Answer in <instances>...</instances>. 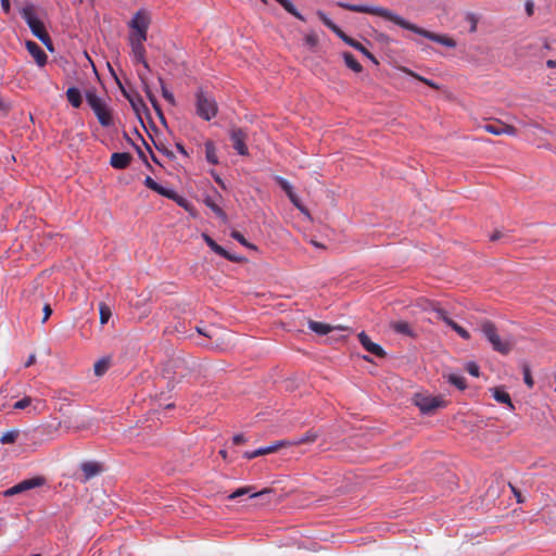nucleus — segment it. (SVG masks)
<instances>
[{
  "mask_svg": "<svg viewBox=\"0 0 556 556\" xmlns=\"http://www.w3.org/2000/svg\"><path fill=\"white\" fill-rule=\"evenodd\" d=\"M336 4L339 8H342V9L352 11V12L372 14V15L383 17L384 20L390 21L404 29L410 30L417 35H420V36L431 40V41L438 42L444 47L454 48L456 46L455 40H453L452 38L426 30V29L406 21L401 15L394 13L393 11H391L389 9H386L382 7H377V5L351 4V3H348L344 1H338Z\"/></svg>",
  "mask_w": 556,
  "mask_h": 556,
  "instance_id": "f257e3e1",
  "label": "nucleus"
},
{
  "mask_svg": "<svg viewBox=\"0 0 556 556\" xmlns=\"http://www.w3.org/2000/svg\"><path fill=\"white\" fill-rule=\"evenodd\" d=\"M479 329L485 340L491 344L493 351L502 355H507L511 352L515 345L514 340L509 336L501 337L493 321L489 319L481 320Z\"/></svg>",
  "mask_w": 556,
  "mask_h": 556,
  "instance_id": "f03ea898",
  "label": "nucleus"
},
{
  "mask_svg": "<svg viewBox=\"0 0 556 556\" xmlns=\"http://www.w3.org/2000/svg\"><path fill=\"white\" fill-rule=\"evenodd\" d=\"M21 16L29 27L31 34L39 39L50 51H53L52 40L46 29L45 24L38 18L31 4L25 5L21 10Z\"/></svg>",
  "mask_w": 556,
  "mask_h": 556,
  "instance_id": "7ed1b4c3",
  "label": "nucleus"
},
{
  "mask_svg": "<svg viewBox=\"0 0 556 556\" xmlns=\"http://www.w3.org/2000/svg\"><path fill=\"white\" fill-rule=\"evenodd\" d=\"M195 114L203 121L213 119L218 113L217 102L211 93L199 87L194 93Z\"/></svg>",
  "mask_w": 556,
  "mask_h": 556,
  "instance_id": "20e7f679",
  "label": "nucleus"
},
{
  "mask_svg": "<svg viewBox=\"0 0 556 556\" xmlns=\"http://www.w3.org/2000/svg\"><path fill=\"white\" fill-rule=\"evenodd\" d=\"M85 96L100 125L103 127L112 126L113 117L106 102L97 94L94 89L87 90Z\"/></svg>",
  "mask_w": 556,
  "mask_h": 556,
  "instance_id": "39448f33",
  "label": "nucleus"
},
{
  "mask_svg": "<svg viewBox=\"0 0 556 556\" xmlns=\"http://www.w3.org/2000/svg\"><path fill=\"white\" fill-rule=\"evenodd\" d=\"M47 483V479L43 476H35L29 479H25L12 488L2 491V496H13L16 494L24 493L26 491L33 490L35 488L43 486Z\"/></svg>",
  "mask_w": 556,
  "mask_h": 556,
  "instance_id": "423d86ee",
  "label": "nucleus"
},
{
  "mask_svg": "<svg viewBox=\"0 0 556 556\" xmlns=\"http://www.w3.org/2000/svg\"><path fill=\"white\" fill-rule=\"evenodd\" d=\"M416 405L422 414L430 415L437 408L444 407L445 401L440 396L419 395L416 397Z\"/></svg>",
  "mask_w": 556,
  "mask_h": 556,
  "instance_id": "0eeeda50",
  "label": "nucleus"
},
{
  "mask_svg": "<svg viewBox=\"0 0 556 556\" xmlns=\"http://www.w3.org/2000/svg\"><path fill=\"white\" fill-rule=\"evenodd\" d=\"M229 138L232 142V148L239 155H249V149L245 144L248 134L239 127H231L229 130Z\"/></svg>",
  "mask_w": 556,
  "mask_h": 556,
  "instance_id": "6e6552de",
  "label": "nucleus"
},
{
  "mask_svg": "<svg viewBox=\"0 0 556 556\" xmlns=\"http://www.w3.org/2000/svg\"><path fill=\"white\" fill-rule=\"evenodd\" d=\"M203 240L207 244V247L217 255L226 258L227 261L233 262V263H241L245 261L244 256L230 253L226 249H224L222 245H219L212 237H210L207 233L202 235Z\"/></svg>",
  "mask_w": 556,
  "mask_h": 556,
  "instance_id": "1a4fd4ad",
  "label": "nucleus"
},
{
  "mask_svg": "<svg viewBox=\"0 0 556 556\" xmlns=\"http://www.w3.org/2000/svg\"><path fill=\"white\" fill-rule=\"evenodd\" d=\"M357 337L359 343L367 352L377 357L386 356L387 353L383 348L380 344L372 342L365 331H361Z\"/></svg>",
  "mask_w": 556,
  "mask_h": 556,
  "instance_id": "9d476101",
  "label": "nucleus"
},
{
  "mask_svg": "<svg viewBox=\"0 0 556 556\" xmlns=\"http://www.w3.org/2000/svg\"><path fill=\"white\" fill-rule=\"evenodd\" d=\"M138 77L141 81V85H142V89L147 96V98L149 99V101L151 102L153 109L156 111L157 115L160 116L161 121L163 124L166 123L165 121V117L163 115V112H162V109H161V105L159 104L157 100H156V97L153 94L149 84H148V79L147 77L142 74V73H138Z\"/></svg>",
  "mask_w": 556,
  "mask_h": 556,
  "instance_id": "9b49d317",
  "label": "nucleus"
},
{
  "mask_svg": "<svg viewBox=\"0 0 556 556\" xmlns=\"http://www.w3.org/2000/svg\"><path fill=\"white\" fill-rule=\"evenodd\" d=\"M288 442H283V440H279L270 445L258 447L251 452H244L243 457L247 459H253L257 456H262L265 454L274 453L278 451L280 447H287Z\"/></svg>",
  "mask_w": 556,
  "mask_h": 556,
  "instance_id": "f8f14e48",
  "label": "nucleus"
},
{
  "mask_svg": "<svg viewBox=\"0 0 556 556\" xmlns=\"http://www.w3.org/2000/svg\"><path fill=\"white\" fill-rule=\"evenodd\" d=\"M222 199L220 193L213 189V194H206L203 199L204 204L210 207L218 217L226 219L227 215L223 208L218 205L217 201Z\"/></svg>",
  "mask_w": 556,
  "mask_h": 556,
  "instance_id": "ddd939ff",
  "label": "nucleus"
},
{
  "mask_svg": "<svg viewBox=\"0 0 556 556\" xmlns=\"http://www.w3.org/2000/svg\"><path fill=\"white\" fill-rule=\"evenodd\" d=\"M83 471L81 482H87L102 472V466L97 462H85L80 465Z\"/></svg>",
  "mask_w": 556,
  "mask_h": 556,
  "instance_id": "4468645a",
  "label": "nucleus"
},
{
  "mask_svg": "<svg viewBox=\"0 0 556 556\" xmlns=\"http://www.w3.org/2000/svg\"><path fill=\"white\" fill-rule=\"evenodd\" d=\"M131 160L132 156L128 152H115L111 155L110 165L115 169H125Z\"/></svg>",
  "mask_w": 556,
  "mask_h": 556,
  "instance_id": "2eb2a0df",
  "label": "nucleus"
},
{
  "mask_svg": "<svg viewBox=\"0 0 556 556\" xmlns=\"http://www.w3.org/2000/svg\"><path fill=\"white\" fill-rule=\"evenodd\" d=\"M26 48H27V51L29 52V54L34 56V59L36 60V63L39 66H45L47 64L48 55L40 48V46L38 43L29 40L26 42Z\"/></svg>",
  "mask_w": 556,
  "mask_h": 556,
  "instance_id": "dca6fc26",
  "label": "nucleus"
},
{
  "mask_svg": "<svg viewBox=\"0 0 556 556\" xmlns=\"http://www.w3.org/2000/svg\"><path fill=\"white\" fill-rule=\"evenodd\" d=\"M132 58L136 63H140L147 71H150V65L146 60V48L143 43L130 42Z\"/></svg>",
  "mask_w": 556,
  "mask_h": 556,
  "instance_id": "f3484780",
  "label": "nucleus"
},
{
  "mask_svg": "<svg viewBox=\"0 0 556 556\" xmlns=\"http://www.w3.org/2000/svg\"><path fill=\"white\" fill-rule=\"evenodd\" d=\"M337 36L340 39H342L350 47H353L354 49L358 50L364 55H366L368 59L375 61V58L372 56V54L361 42H358L357 40L348 36L342 29L340 30V33Z\"/></svg>",
  "mask_w": 556,
  "mask_h": 556,
  "instance_id": "a211bd4d",
  "label": "nucleus"
},
{
  "mask_svg": "<svg viewBox=\"0 0 556 556\" xmlns=\"http://www.w3.org/2000/svg\"><path fill=\"white\" fill-rule=\"evenodd\" d=\"M150 24V18L142 11H138L131 18L129 23V27L132 30L139 29H148Z\"/></svg>",
  "mask_w": 556,
  "mask_h": 556,
  "instance_id": "6ab92c4d",
  "label": "nucleus"
},
{
  "mask_svg": "<svg viewBox=\"0 0 556 556\" xmlns=\"http://www.w3.org/2000/svg\"><path fill=\"white\" fill-rule=\"evenodd\" d=\"M493 399L502 404L508 405L510 409H514L515 406L511 402L510 395L501 387H496L491 389Z\"/></svg>",
  "mask_w": 556,
  "mask_h": 556,
  "instance_id": "aec40b11",
  "label": "nucleus"
},
{
  "mask_svg": "<svg viewBox=\"0 0 556 556\" xmlns=\"http://www.w3.org/2000/svg\"><path fill=\"white\" fill-rule=\"evenodd\" d=\"M317 438L318 433L309 430L306 433L294 438L293 440H283V442H288L287 446H294L299 444L315 442Z\"/></svg>",
  "mask_w": 556,
  "mask_h": 556,
  "instance_id": "412c9836",
  "label": "nucleus"
},
{
  "mask_svg": "<svg viewBox=\"0 0 556 556\" xmlns=\"http://www.w3.org/2000/svg\"><path fill=\"white\" fill-rule=\"evenodd\" d=\"M390 328L394 332L406 336V337L414 338L416 336L414 330L410 328L409 324L406 321H391Z\"/></svg>",
  "mask_w": 556,
  "mask_h": 556,
  "instance_id": "4be33fe9",
  "label": "nucleus"
},
{
  "mask_svg": "<svg viewBox=\"0 0 556 556\" xmlns=\"http://www.w3.org/2000/svg\"><path fill=\"white\" fill-rule=\"evenodd\" d=\"M443 377L447 380L448 383H451L460 391H464L467 388L466 379L460 374L448 372L444 374Z\"/></svg>",
  "mask_w": 556,
  "mask_h": 556,
  "instance_id": "5701e85b",
  "label": "nucleus"
},
{
  "mask_svg": "<svg viewBox=\"0 0 556 556\" xmlns=\"http://www.w3.org/2000/svg\"><path fill=\"white\" fill-rule=\"evenodd\" d=\"M163 197H165L169 200H173L177 205H179L180 207H184L185 210H188L190 206L189 201L185 197L178 194L172 188H167V190Z\"/></svg>",
  "mask_w": 556,
  "mask_h": 556,
  "instance_id": "b1692460",
  "label": "nucleus"
},
{
  "mask_svg": "<svg viewBox=\"0 0 556 556\" xmlns=\"http://www.w3.org/2000/svg\"><path fill=\"white\" fill-rule=\"evenodd\" d=\"M67 101L76 109L83 103L81 92L77 87H70L66 91Z\"/></svg>",
  "mask_w": 556,
  "mask_h": 556,
  "instance_id": "393cba45",
  "label": "nucleus"
},
{
  "mask_svg": "<svg viewBox=\"0 0 556 556\" xmlns=\"http://www.w3.org/2000/svg\"><path fill=\"white\" fill-rule=\"evenodd\" d=\"M307 326L311 331H313L319 336H325L334 329L333 327H331L328 324L315 321V320H308Z\"/></svg>",
  "mask_w": 556,
  "mask_h": 556,
  "instance_id": "a878e982",
  "label": "nucleus"
},
{
  "mask_svg": "<svg viewBox=\"0 0 556 556\" xmlns=\"http://www.w3.org/2000/svg\"><path fill=\"white\" fill-rule=\"evenodd\" d=\"M343 60L345 65L353 72L361 73L363 71L362 64L354 58V55L351 52H344Z\"/></svg>",
  "mask_w": 556,
  "mask_h": 556,
  "instance_id": "bb28decb",
  "label": "nucleus"
},
{
  "mask_svg": "<svg viewBox=\"0 0 556 556\" xmlns=\"http://www.w3.org/2000/svg\"><path fill=\"white\" fill-rule=\"evenodd\" d=\"M205 159L210 164L216 165L218 164V157L216 154V148L213 141L205 142Z\"/></svg>",
  "mask_w": 556,
  "mask_h": 556,
  "instance_id": "cd10ccee",
  "label": "nucleus"
},
{
  "mask_svg": "<svg viewBox=\"0 0 556 556\" xmlns=\"http://www.w3.org/2000/svg\"><path fill=\"white\" fill-rule=\"evenodd\" d=\"M143 185L151 189L152 191L156 192L157 194L160 195H164L166 190H167V187H164L162 185H160L159 182H156L152 177L150 176H147L143 180Z\"/></svg>",
  "mask_w": 556,
  "mask_h": 556,
  "instance_id": "c85d7f7f",
  "label": "nucleus"
},
{
  "mask_svg": "<svg viewBox=\"0 0 556 556\" xmlns=\"http://www.w3.org/2000/svg\"><path fill=\"white\" fill-rule=\"evenodd\" d=\"M317 16L319 17V20L323 22V24L328 27L331 31H333L336 35H338L341 30V28L334 24L329 17L328 15L321 11V10H318L316 12Z\"/></svg>",
  "mask_w": 556,
  "mask_h": 556,
  "instance_id": "c756f323",
  "label": "nucleus"
},
{
  "mask_svg": "<svg viewBox=\"0 0 556 556\" xmlns=\"http://www.w3.org/2000/svg\"><path fill=\"white\" fill-rule=\"evenodd\" d=\"M20 433L18 429H12L3 432L1 438L2 445L14 443L20 438Z\"/></svg>",
  "mask_w": 556,
  "mask_h": 556,
  "instance_id": "7c9ffc66",
  "label": "nucleus"
},
{
  "mask_svg": "<svg viewBox=\"0 0 556 556\" xmlns=\"http://www.w3.org/2000/svg\"><path fill=\"white\" fill-rule=\"evenodd\" d=\"M148 38V29L134 30L129 36V42L143 43Z\"/></svg>",
  "mask_w": 556,
  "mask_h": 556,
  "instance_id": "2f4dec72",
  "label": "nucleus"
},
{
  "mask_svg": "<svg viewBox=\"0 0 556 556\" xmlns=\"http://www.w3.org/2000/svg\"><path fill=\"white\" fill-rule=\"evenodd\" d=\"M99 313L101 325H105L112 317V311L110 306L103 302L99 304Z\"/></svg>",
  "mask_w": 556,
  "mask_h": 556,
  "instance_id": "473e14b6",
  "label": "nucleus"
},
{
  "mask_svg": "<svg viewBox=\"0 0 556 556\" xmlns=\"http://www.w3.org/2000/svg\"><path fill=\"white\" fill-rule=\"evenodd\" d=\"M437 319H440V320L444 321L455 332H456V329L459 328V325L448 317L446 311H438L437 312Z\"/></svg>",
  "mask_w": 556,
  "mask_h": 556,
  "instance_id": "72a5a7b5",
  "label": "nucleus"
},
{
  "mask_svg": "<svg viewBox=\"0 0 556 556\" xmlns=\"http://www.w3.org/2000/svg\"><path fill=\"white\" fill-rule=\"evenodd\" d=\"M483 128L485 131L496 136L503 135L506 131L503 123L485 124Z\"/></svg>",
  "mask_w": 556,
  "mask_h": 556,
  "instance_id": "f704fd0d",
  "label": "nucleus"
},
{
  "mask_svg": "<svg viewBox=\"0 0 556 556\" xmlns=\"http://www.w3.org/2000/svg\"><path fill=\"white\" fill-rule=\"evenodd\" d=\"M159 83L161 86V91H162L163 98L170 104H175V97H174L173 92L167 89V87L165 86L164 79L161 76L159 77Z\"/></svg>",
  "mask_w": 556,
  "mask_h": 556,
  "instance_id": "c9c22d12",
  "label": "nucleus"
},
{
  "mask_svg": "<svg viewBox=\"0 0 556 556\" xmlns=\"http://www.w3.org/2000/svg\"><path fill=\"white\" fill-rule=\"evenodd\" d=\"M420 306L425 312L433 313L435 317L438 311H444L442 307L439 306L437 302L428 300H426Z\"/></svg>",
  "mask_w": 556,
  "mask_h": 556,
  "instance_id": "e433bc0d",
  "label": "nucleus"
},
{
  "mask_svg": "<svg viewBox=\"0 0 556 556\" xmlns=\"http://www.w3.org/2000/svg\"><path fill=\"white\" fill-rule=\"evenodd\" d=\"M522 375H523V381L527 384V387L530 389L533 388L534 380L531 376V369H530V366L526 363L522 365Z\"/></svg>",
  "mask_w": 556,
  "mask_h": 556,
  "instance_id": "4c0bfd02",
  "label": "nucleus"
},
{
  "mask_svg": "<svg viewBox=\"0 0 556 556\" xmlns=\"http://www.w3.org/2000/svg\"><path fill=\"white\" fill-rule=\"evenodd\" d=\"M231 237H232L235 240H237L239 243H241L242 245H244V247H247V248H249V249H252V250H256V249H257L254 244H252V243L248 242V241L245 240L244 236H243L241 232L237 231V230H233V231L231 232Z\"/></svg>",
  "mask_w": 556,
  "mask_h": 556,
  "instance_id": "58836bf2",
  "label": "nucleus"
},
{
  "mask_svg": "<svg viewBox=\"0 0 556 556\" xmlns=\"http://www.w3.org/2000/svg\"><path fill=\"white\" fill-rule=\"evenodd\" d=\"M64 425L67 429H74L75 431L87 429L90 426L89 421L73 422L71 419L65 420Z\"/></svg>",
  "mask_w": 556,
  "mask_h": 556,
  "instance_id": "ea45409f",
  "label": "nucleus"
},
{
  "mask_svg": "<svg viewBox=\"0 0 556 556\" xmlns=\"http://www.w3.org/2000/svg\"><path fill=\"white\" fill-rule=\"evenodd\" d=\"M275 181L278 184V186L287 193H290L293 190L292 185L283 177L276 176Z\"/></svg>",
  "mask_w": 556,
  "mask_h": 556,
  "instance_id": "a19ab883",
  "label": "nucleus"
},
{
  "mask_svg": "<svg viewBox=\"0 0 556 556\" xmlns=\"http://www.w3.org/2000/svg\"><path fill=\"white\" fill-rule=\"evenodd\" d=\"M109 368V362L106 359H100L94 364V374L102 376Z\"/></svg>",
  "mask_w": 556,
  "mask_h": 556,
  "instance_id": "79ce46f5",
  "label": "nucleus"
},
{
  "mask_svg": "<svg viewBox=\"0 0 556 556\" xmlns=\"http://www.w3.org/2000/svg\"><path fill=\"white\" fill-rule=\"evenodd\" d=\"M31 404V397L24 396L23 399L16 401L13 405V409H25Z\"/></svg>",
  "mask_w": 556,
  "mask_h": 556,
  "instance_id": "37998d69",
  "label": "nucleus"
},
{
  "mask_svg": "<svg viewBox=\"0 0 556 556\" xmlns=\"http://www.w3.org/2000/svg\"><path fill=\"white\" fill-rule=\"evenodd\" d=\"M126 97L128 98L131 108L134 109V111L137 114H139L141 108L146 109V104H144V102H143L141 97H138L137 99H131L128 96H126Z\"/></svg>",
  "mask_w": 556,
  "mask_h": 556,
  "instance_id": "c03bdc74",
  "label": "nucleus"
},
{
  "mask_svg": "<svg viewBox=\"0 0 556 556\" xmlns=\"http://www.w3.org/2000/svg\"><path fill=\"white\" fill-rule=\"evenodd\" d=\"M252 491L251 486L239 488L235 492L228 495L229 500H236L242 495L250 494Z\"/></svg>",
  "mask_w": 556,
  "mask_h": 556,
  "instance_id": "a18cd8bd",
  "label": "nucleus"
},
{
  "mask_svg": "<svg viewBox=\"0 0 556 556\" xmlns=\"http://www.w3.org/2000/svg\"><path fill=\"white\" fill-rule=\"evenodd\" d=\"M124 136H125V138H126V139H127V140H128V141H129V142H130L135 148H136L137 153H138V156L143 161V163L146 164V166H147L148 168L152 169V166H151V164L148 162V160H147V157H146L144 153L142 152V150H141L138 146H136V144H135V142H132V141H131V139L129 138V136H128L126 132H124Z\"/></svg>",
  "mask_w": 556,
  "mask_h": 556,
  "instance_id": "49530a36",
  "label": "nucleus"
},
{
  "mask_svg": "<svg viewBox=\"0 0 556 556\" xmlns=\"http://www.w3.org/2000/svg\"><path fill=\"white\" fill-rule=\"evenodd\" d=\"M466 370L468 371L469 375H471L472 377H479L480 375V368L479 366L477 365V363L475 362H468L466 364Z\"/></svg>",
  "mask_w": 556,
  "mask_h": 556,
  "instance_id": "de8ad7c7",
  "label": "nucleus"
},
{
  "mask_svg": "<svg viewBox=\"0 0 556 556\" xmlns=\"http://www.w3.org/2000/svg\"><path fill=\"white\" fill-rule=\"evenodd\" d=\"M247 442V438L242 433L235 434L232 437V444L233 445H240Z\"/></svg>",
  "mask_w": 556,
  "mask_h": 556,
  "instance_id": "09e8293b",
  "label": "nucleus"
},
{
  "mask_svg": "<svg viewBox=\"0 0 556 556\" xmlns=\"http://www.w3.org/2000/svg\"><path fill=\"white\" fill-rule=\"evenodd\" d=\"M525 10L528 16H532L534 13V2L532 0H527L525 3Z\"/></svg>",
  "mask_w": 556,
  "mask_h": 556,
  "instance_id": "8fccbe9b",
  "label": "nucleus"
},
{
  "mask_svg": "<svg viewBox=\"0 0 556 556\" xmlns=\"http://www.w3.org/2000/svg\"><path fill=\"white\" fill-rule=\"evenodd\" d=\"M509 488L511 489V492L514 493V495L517 500V503H523L525 498L522 497L520 491L516 486H514L511 483H509Z\"/></svg>",
  "mask_w": 556,
  "mask_h": 556,
  "instance_id": "3c124183",
  "label": "nucleus"
},
{
  "mask_svg": "<svg viewBox=\"0 0 556 556\" xmlns=\"http://www.w3.org/2000/svg\"><path fill=\"white\" fill-rule=\"evenodd\" d=\"M51 314H52V308H51V306H50L49 304H46V305L43 306V317H42L41 323H42V324H45V323L49 319V317L51 316Z\"/></svg>",
  "mask_w": 556,
  "mask_h": 556,
  "instance_id": "603ef678",
  "label": "nucleus"
},
{
  "mask_svg": "<svg viewBox=\"0 0 556 556\" xmlns=\"http://www.w3.org/2000/svg\"><path fill=\"white\" fill-rule=\"evenodd\" d=\"M420 81L425 83L426 85H428L429 87L433 88V89H440V86L438 84H435L433 80L431 79H428V78H425V77H421V76H416Z\"/></svg>",
  "mask_w": 556,
  "mask_h": 556,
  "instance_id": "864d4df0",
  "label": "nucleus"
},
{
  "mask_svg": "<svg viewBox=\"0 0 556 556\" xmlns=\"http://www.w3.org/2000/svg\"><path fill=\"white\" fill-rule=\"evenodd\" d=\"M456 333L464 340L470 339V333L462 326H459V328L456 329Z\"/></svg>",
  "mask_w": 556,
  "mask_h": 556,
  "instance_id": "5fc2aeb1",
  "label": "nucleus"
},
{
  "mask_svg": "<svg viewBox=\"0 0 556 556\" xmlns=\"http://www.w3.org/2000/svg\"><path fill=\"white\" fill-rule=\"evenodd\" d=\"M155 148L162 152L163 154H165L166 156H168L169 159H174L175 155L172 151L167 150L166 148L164 147H160L159 144L154 143Z\"/></svg>",
  "mask_w": 556,
  "mask_h": 556,
  "instance_id": "6e6d98bb",
  "label": "nucleus"
},
{
  "mask_svg": "<svg viewBox=\"0 0 556 556\" xmlns=\"http://www.w3.org/2000/svg\"><path fill=\"white\" fill-rule=\"evenodd\" d=\"M175 147L180 154H182L184 156H188V152L186 151V149L181 142H176Z\"/></svg>",
  "mask_w": 556,
  "mask_h": 556,
  "instance_id": "4d7b16f0",
  "label": "nucleus"
},
{
  "mask_svg": "<svg viewBox=\"0 0 556 556\" xmlns=\"http://www.w3.org/2000/svg\"><path fill=\"white\" fill-rule=\"evenodd\" d=\"M268 493H271V490L269 489H264L260 492H255V493H252L250 494V497L253 498V497H258V496H263L264 494H268Z\"/></svg>",
  "mask_w": 556,
  "mask_h": 556,
  "instance_id": "13d9d810",
  "label": "nucleus"
},
{
  "mask_svg": "<svg viewBox=\"0 0 556 556\" xmlns=\"http://www.w3.org/2000/svg\"><path fill=\"white\" fill-rule=\"evenodd\" d=\"M504 128H505V132L504 134H507V135H516V128L514 126H510V125H506L504 124Z\"/></svg>",
  "mask_w": 556,
  "mask_h": 556,
  "instance_id": "bf43d9fd",
  "label": "nucleus"
},
{
  "mask_svg": "<svg viewBox=\"0 0 556 556\" xmlns=\"http://www.w3.org/2000/svg\"><path fill=\"white\" fill-rule=\"evenodd\" d=\"M213 177H214V180L223 188V189H226V185L224 182V180L219 177V175L213 173L212 174Z\"/></svg>",
  "mask_w": 556,
  "mask_h": 556,
  "instance_id": "052dcab7",
  "label": "nucleus"
},
{
  "mask_svg": "<svg viewBox=\"0 0 556 556\" xmlns=\"http://www.w3.org/2000/svg\"><path fill=\"white\" fill-rule=\"evenodd\" d=\"M503 237V233L498 230L494 231L491 236H490V240L491 241H496L498 239H501Z\"/></svg>",
  "mask_w": 556,
  "mask_h": 556,
  "instance_id": "680f3d73",
  "label": "nucleus"
},
{
  "mask_svg": "<svg viewBox=\"0 0 556 556\" xmlns=\"http://www.w3.org/2000/svg\"><path fill=\"white\" fill-rule=\"evenodd\" d=\"M10 0H2V12L8 13L10 11Z\"/></svg>",
  "mask_w": 556,
  "mask_h": 556,
  "instance_id": "e2e57ef3",
  "label": "nucleus"
},
{
  "mask_svg": "<svg viewBox=\"0 0 556 556\" xmlns=\"http://www.w3.org/2000/svg\"><path fill=\"white\" fill-rule=\"evenodd\" d=\"M294 206H296L299 210H301L302 212H305L304 207L302 206L301 204V201L299 199V197L293 201L291 202Z\"/></svg>",
  "mask_w": 556,
  "mask_h": 556,
  "instance_id": "0e129e2a",
  "label": "nucleus"
},
{
  "mask_svg": "<svg viewBox=\"0 0 556 556\" xmlns=\"http://www.w3.org/2000/svg\"><path fill=\"white\" fill-rule=\"evenodd\" d=\"M34 363H35V355H34V354H31V355L28 357L27 362L25 363V367H29V366H30V365H33Z\"/></svg>",
  "mask_w": 556,
  "mask_h": 556,
  "instance_id": "69168bd1",
  "label": "nucleus"
},
{
  "mask_svg": "<svg viewBox=\"0 0 556 556\" xmlns=\"http://www.w3.org/2000/svg\"><path fill=\"white\" fill-rule=\"evenodd\" d=\"M546 66L548 68H555L556 67V61L555 60H547L546 61Z\"/></svg>",
  "mask_w": 556,
  "mask_h": 556,
  "instance_id": "338daca9",
  "label": "nucleus"
},
{
  "mask_svg": "<svg viewBox=\"0 0 556 556\" xmlns=\"http://www.w3.org/2000/svg\"><path fill=\"white\" fill-rule=\"evenodd\" d=\"M306 42L309 46H315L316 45V39L313 36H308V37H306Z\"/></svg>",
  "mask_w": 556,
  "mask_h": 556,
  "instance_id": "774afa93",
  "label": "nucleus"
}]
</instances>
